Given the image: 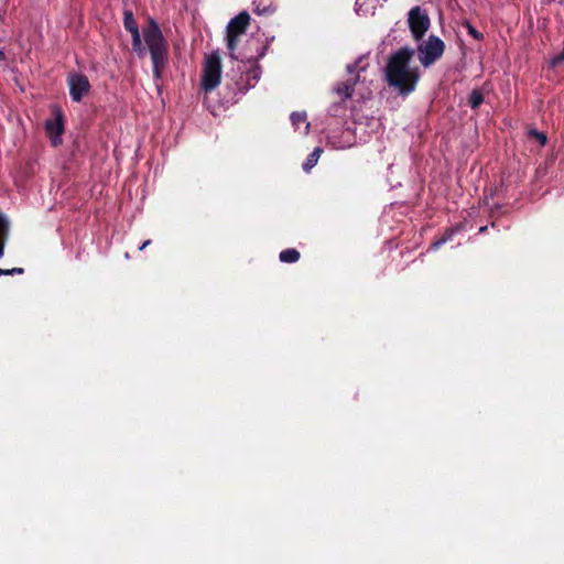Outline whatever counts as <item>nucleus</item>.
<instances>
[{"mask_svg":"<svg viewBox=\"0 0 564 564\" xmlns=\"http://www.w3.org/2000/svg\"><path fill=\"white\" fill-rule=\"evenodd\" d=\"M413 55L414 51L411 47H401L390 55L384 67L388 86L394 88L402 96L414 91L420 79L419 68L410 66Z\"/></svg>","mask_w":564,"mask_h":564,"instance_id":"f257e3e1","label":"nucleus"},{"mask_svg":"<svg viewBox=\"0 0 564 564\" xmlns=\"http://www.w3.org/2000/svg\"><path fill=\"white\" fill-rule=\"evenodd\" d=\"M143 36L151 54L153 76L155 79H161L162 70L169 61L167 41L153 19L149 20V24L143 31Z\"/></svg>","mask_w":564,"mask_h":564,"instance_id":"f03ea898","label":"nucleus"},{"mask_svg":"<svg viewBox=\"0 0 564 564\" xmlns=\"http://www.w3.org/2000/svg\"><path fill=\"white\" fill-rule=\"evenodd\" d=\"M221 78V58L219 53L213 52L205 56L203 65L200 86L205 93L213 91L220 84Z\"/></svg>","mask_w":564,"mask_h":564,"instance_id":"7ed1b4c3","label":"nucleus"},{"mask_svg":"<svg viewBox=\"0 0 564 564\" xmlns=\"http://www.w3.org/2000/svg\"><path fill=\"white\" fill-rule=\"evenodd\" d=\"M249 23L250 15L246 11L240 12L229 21L226 29V42L231 58H237L235 51L237 48L239 37L246 33Z\"/></svg>","mask_w":564,"mask_h":564,"instance_id":"20e7f679","label":"nucleus"},{"mask_svg":"<svg viewBox=\"0 0 564 564\" xmlns=\"http://www.w3.org/2000/svg\"><path fill=\"white\" fill-rule=\"evenodd\" d=\"M444 52L445 43L434 34H431L423 44L417 46L419 61L424 67L435 64Z\"/></svg>","mask_w":564,"mask_h":564,"instance_id":"39448f33","label":"nucleus"},{"mask_svg":"<svg viewBox=\"0 0 564 564\" xmlns=\"http://www.w3.org/2000/svg\"><path fill=\"white\" fill-rule=\"evenodd\" d=\"M367 67L368 64H364L362 56H360L355 63L348 64L346 66V69L350 74V77L337 84L335 87V91L338 94V96L341 97L343 100L349 99L352 96L355 91V86L358 84L360 79V73L365 72Z\"/></svg>","mask_w":564,"mask_h":564,"instance_id":"423d86ee","label":"nucleus"},{"mask_svg":"<svg viewBox=\"0 0 564 564\" xmlns=\"http://www.w3.org/2000/svg\"><path fill=\"white\" fill-rule=\"evenodd\" d=\"M408 25L415 41H421L431 26V20L421 7H413L408 13Z\"/></svg>","mask_w":564,"mask_h":564,"instance_id":"0eeeda50","label":"nucleus"},{"mask_svg":"<svg viewBox=\"0 0 564 564\" xmlns=\"http://www.w3.org/2000/svg\"><path fill=\"white\" fill-rule=\"evenodd\" d=\"M45 132L53 147L62 144L64 133V115L59 108L54 109V117L45 121Z\"/></svg>","mask_w":564,"mask_h":564,"instance_id":"6e6552de","label":"nucleus"},{"mask_svg":"<svg viewBox=\"0 0 564 564\" xmlns=\"http://www.w3.org/2000/svg\"><path fill=\"white\" fill-rule=\"evenodd\" d=\"M69 95L73 101L79 102L83 97L89 93L90 83L86 75L80 73H72L67 77Z\"/></svg>","mask_w":564,"mask_h":564,"instance_id":"1a4fd4ad","label":"nucleus"},{"mask_svg":"<svg viewBox=\"0 0 564 564\" xmlns=\"http://www.w3.org/2000/svg\"><path fill=\"white\" fill-rule=\"evenodd\" d=\"M123 26L132 36V48L138 55H143L145 48L142 45L141 34L131 10L123 11Z\"/></svg>","mask_w":564,"mask_h":564,"instance_id":"9d476101","label":"nucleus"},{"mask_svg":"<svg viewBox=\"0 0 564 564\" xmlns=\"http://www.w3.org/2000/svg\"><path fill=\"white\" fill-rule=\"evenodd\" d=\"M456 231H457L456 228L446 229L445 232L440 238L435 239L432 242L430 249H432V250L440 249L443 245H445L447 241H451L453 239Z\"/></svg>","mask_w":564,"mask_h":564,"instance_id":"9b49d317","label":"nucleus"},{"mask_svg":"<svg viewBox=\"0 0 564 564\" xmlns=\"http://www.w3.org/2000/svg\"><path fill=\"white\" fill-rule=\"evenodd\" d=\"M279 259L284 263H294L300 259V252L294 248H289L280 252Z\"/></svg>","mask_w":564,"mask_h":564,"instance_id":"f8f14e48","label":"nucleus"},{"mask_svg":"<svg viewBox=\"0 0 564 564\" xmlns=\"http://www.w3.org/2000/svg\"><path fill=\"white\" fill-rule=\"evenodd\" d=\"M323 150L321 148H315L312 153H310L303 163V170L308 172L313 166L316 165Z\"/></svg>","mask_w":564,"mask_h":564,"instance_id":"ddd939ff","label":"nucleus"},{"mask_svg":"<svg viewBox=\"0 0 564 564\" xmlns=\"http://www.w3.org/2000/svg\"><path fill=\"white\" fill-rule=\"evenodd\" d=\"M484 102V94L480 89H473L468 97V105L471 109H478Z\"/></svg>","mask_w":564,"mask_h":564,"instance_id":"4468645a","label":"nucleus"},{"mask_svg":"<svg viewBox=\"0 0 564 564\" xmlns=\"http://www.w3.org/2000/svg\"><path fill=\"white\" fill-rule=\"evenodd\" d=\"M292 124L297 129L300 124L305 123V133L310 130V123L306 122V113L305 112H292L290 116Z\"/></svg>","mask_w":564,"mask_h":564,"instance_id":"2eb2a0df","label":"nucleus"},{"mask_svg":"<svg viewBox=\"0 0 564 564\" xmlns=\"http://www.w3.org/2000/svg\"><path fill=\"white\" fill-rule=\"evenodd\" d=\"M528 137L535 140L540 147H544L547 143V137L544 132L538 131L534 128L528 130Z\"/></svg>","mask_w":564,"mask_h":564,"instance_id":"dca6fc26","label":"nucleus"},{"mask_svg":"<svg viewBox=\"0 0 564 564\" xmlns=\"http://www.w3.org/2000/svg\"><path fill=\"white\" fill-rule=\"evenodd\" d=\"M253 12L256 14H265V15H270L272 13L275 12V7H273L272 4H269V6H264V7H260L259 4L254 7L253 9Z\"/></svg>","mask_w":564,"mask_h":564,"instance_id":"f3484780","label":"nucleus"},{"mask_svg":"<svg viewBox=\"0 0 564 564\" xmlns=\"http://www.w3.org/2000/svg\"><path fill=\"white\" fill-rule=\"evenodd\" d=\"M467 29V33L473 36L475 40H481L484 37L482 33L479 32L475 26H473L469 22L465 23Z\"/></svg>","mask_w":564,"mask_h":564,"instance_id":"a211bd4d","label":"nucleus"},{"mask_svg":"<svg viewBox=\"0 0 564 564\" xmlns=\"http://www.w3.org/2000/svg\"><path fill=\"white\" fill-rule=\"evenodd\" d=\"M563 62H564V47L560 54L552 57L551 65L553 67H556V66L561 65Z\"/></svg>","mask_w":564,"mask_h":564,"instance_id":"6ab92c4d","label":"nucleus"},{"mask_svg":"<svg viewBox=\"0 0 564 564\" xmlns=\"http://www.w3.org/2000/svg\"><path fill=\"white\" fill-rule=\"evenodd\" d=\"M21 274L23 273V269L22 268H13V269H1L0 268V276L1 275H12V274Z\"/></svg>","mask_w":564,"mask_h":564,"instance_id":"aec40b11","label":"nucleus"},{"mask_svg":"<svg viewBox=\"0 0 564 564\" xmlns=\"http://www.w3.org/2000/svg\"><path fill=\"white\" fill-rule=\"evenodd\" d=\"M260 78V67L254 66L248 74V80L253 79L254 82H258Z\"/></svg>","mask_w":564,"mask_h":564,"instance_id":"412c9836","label":"nucleus"},{"mask_svg":"<svg viewBox=\"0 0 564 564\" xmlns=\"http://www.w3.org/2000/svg\"><path fill=\"white\" fill-rule=\"evenodd\" d=\"M8 231V221L6 218L0 214V235H6Z\"/></svg>","mask_w":564,"mask_h":564,"instance_id":"4be33fe9","label":"nucleus"},{"mask_svg":"<svg viewBox=\"0 0 564 564\" xmlns=\"http://www.w3.org/2000/svg\"><path fill=\"white\" fill-rule=\"evenodd\" d=\"M248 87H242L238 83L235 84V88L232 89L230 99H234L237 96V93H242L243 89H247Z\"/></svg>","mask_w":564,"mask_h":564,"instance_id":"5701e85b","label":"nucleus"},{"mask_svg":"<svg viewBox=\"0 0 564 564\" xmlns=\"http://www.w3.org/2000/svg\"><path fill=\"white\" fill-rule=\"evenodd\" d=\"M151 243V240H145L140 247L139 250H143L145 247H148Z\"/></svg>","mask_w":564,"mask_h":564,"instance_id":"b1692460","label":"nucleus"},{"mask_svg":"<svg viewBox=\"0 0 564 564\" xmlns=\"http://www.w3.org/2000/svg\"><path fill=\"white\" fill-rule=\"evenodd\" d=\"M3 248H4L3 242L0 241V258L3 256Z\"/></svg>","mask_w":564,"mask_h":564,"instance_id":"393cba45","label":"nucleus"},{"mask_svg":"<svg viewBox=\"0 0 564 564\" xmlns=\"http://www.w3.org/2000/svg\"><path fill=\"white\" fill-rule=\"evenodd\" d=\"M6 59V54L2 50H0V61H4Z\"/></svg>","mask_w":564,"mask_h":564,"instance_id":"a878e982","label":"nucleus"},{"mask_svg":"<svg viewBox=\"0 0 564 564\" xmlns=\"http://www.w3.org/2000/svg\"><path fill=\"white\" fill-rule=\"evenodd\" d=\"M486 230H487V227H486V226H484V227H481V228L479 229V231H480V232H485Z\"/></svg>","mask_w":564,"mask_h":564,"instance_id":"bb28decb","label":"nucleus"}]
</instances>
